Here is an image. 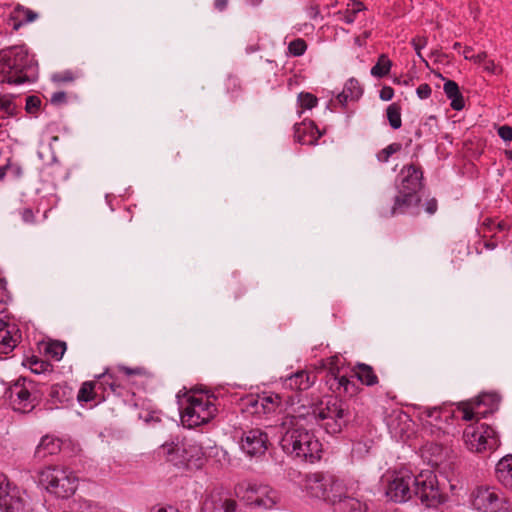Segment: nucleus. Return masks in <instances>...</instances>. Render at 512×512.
<instances>
[{"label": "nucleus", "mask_w": 512, "mask_h": 512, "mask_svg": "<svg viewBox=\"0 0 512 512\" xmlns=\"http://www.w3.org/2000/svg\"><path fill=\"white\" fill-rule=\"evenodd\" d=\"M509 226L504 221H495L493 219H485L482 228L481 233L484 238H503L499 237L498 233H504L508 231Z\"/></svg>", "instance_id": "393cba45"}, {"label": "nucleus", "mask_w": 512, "mask_h": 512, "mask_svg": "<svg viewBox=\"0 0 512 512\" xmlns=\"http://www.w3.org/2000/svg\"><path fill=\"white\" fill-rule=\"evenodd\" d=\"M307 50V43L302 38H296L288 44V54L293 57L302 56Z\"/></svg>", "instance_id": "c9c22d12"}, {"label": "nucleus", "mask_w": 512, "mask_h": 512, "mask_svg": "<svg viewBox=\"0 0 512 512\" xmlns=\"http://www.w3.org/2000/svg\"><path fill=\"white\" fill-rule=\"evenodd\" d=\"M394 96V90L390 86H384L379 93V97L383 101H389Z\"/></svg>", "instance_id": "de8ad7c7"}, {"label": "nucleus", "mask_w": 512, "mask_h": 512, "mask_svg": "<svg viewBox=\"0 0 512 512\" xmlns=\"http://www.w3.org/2000/svg\"><path fill=\"white\" fill-rule=\"evenodd\" d=\"M0 66L8 69L10 73L3 79L8 84L32 83L38 77V64L24 45L0 50Z\"/></svg>", "instance_id": "f03ea898"}, {"label": "nucleus", "mask_w": 512, "mask_h": 512, "mask_svg": "<svg viewBox=\"0 0 512 512\" xmlns=\"http://www.w3.org/2000/svg\"><path fill=\"white\" fill-rule=\"evenodd\" d=\"M74 79H75L74 74L71 71H69V70H66V71H63V72L54 73L51 76V80L54 83H57V84L69 83V82L74 81Z\"/></svg>", "instance_id": "ea45409f"}, {"label": "nucleus", "mask_w": 512, "mask_h": 512, "mask_svg": "<svg viewBox=\"0 0 512 512\" xmlns=\"http://www.w3.org/2000/svg\"><path fill=\"white\" fill-rule=\"evenodd\" d=\"M95 383L92 381L84 382L77 394V400L79 402H89L95 399Z\"/></svg>", "instance_id": "473e14b6"}, {"label": "nucleus", "mask_w": 512, "mask_h": 512, "mask_svg": "<svg viewBox=\"0 0 512 512\" xmlns=\"http://www.w3.org/2000/svg\"><path fill=\"white\" fill-rule=\"evenodd\" d=\"M338 380V387H342L345 392H349L350 380L346 376L335 377Z\"/></svg>", "instance_id": "6e6d98bb"}, {"label": "nucleus", "mask_w": 512, "mask_h": 512, "mask_svg": "<svg viewBox=\"0 0 512 512\" xmlns=\"http://www.w3.org/2000/svg\"><path fill=\"white\" fill-rule=\"evenodd\" d=\"M471 507L477 512H511V505L495 487L478 486L470 494Z\"/></svg>", "instance_id": "9d476101"}, {"label": "nucleus", "mask_w": 512, "mask_h": 512, "mask_svg": "<svg viewBox=\"0 0 512 512\" xmlns=\"http://www.w3.org/2000/svg\"><path fill=\"white\" fill-rule=\"evenodd\" d=\"M7 168H8V165L0 167V181H2L5 178Z\"/></svg>", "instance_id": "774afa93"}, {"label": "nucleus", "mask_w": 512, "mask_h": 512, "mask_svg": "<svg viewBox=\"0 0 512 512\" xmlns=\"http://www.w3.org/2000/svg\"><path fill=\"white\" fill-rule=\"evenodd\" d=\"M386 115L390 126L397 130L402 125L401 108L398 104L392 103L386 109Z\"/></svg>", "instance_id": "2f4dec72"}, {"label": "nucleus", "mask_w": 512, "mask_h": 512, "mask_svg": "<svg viewBox=\"0 0 512 512\" xmlns=\"http://www.w3.org/2000/svg\"><path fill=\"white\" fill-rule=\"evenodd\" d=\"M66 101H67V96H66V93L63 91L54 92L50 96V102L53 105H61V104L66 103Z\"/></svg>", "instance_id": "a18cd8bd"}, {"label": "nucleus", "mask_w": 512, "mask_h": 512, "mask_svg": "<svg viewBox=\"0 0 512 512\" xmlns=\"http://www.w3.org/2000/svg\"><path fill=\"white\" fill-rule=\"evenodd\" d=\"M236 502L233 500H226L224 502V511L225 512H235L236 510Z\"/></svg>", "instance_id": "680f3d73"}, {"label": "nucleus", "mask_w": 512, "mask_h": 512, "mask_svg": "<svg viewBox=\"0 0 512 512\" xmlns=\"http://www.w3.org/2000/svg\"><path fill=\"white\" fill-rule=\"evenodd\" d=\"M60 447L61 443L59 439L47 435L42 437L39 445L37 446L36 455L38 457L53 455L60 450Z\"/></svg>", "instance_id": "a878e982"}, {"label": "nucleus", "mask_w": 512, "mask_h": 512, "mask_svg": "<svg viewBox=\"0 0 512 512\" xmlns=\"http://www.w3.org/2000/svg\"><path fill=\"white\" fill-rule=\"evenodd\" d=\"M422 415L426 418H432L438 420L440 418V409L437 407L425 408Z\"/></svg>", "instance_id": "09e8293b"}, {"label": "nucleus", "mask_w": 512, "mask_h": 512, "mask_svg": "<svg viewBox=\"0 0 512 512\" xmlns=\"http://www.w3.org/2000/svg\"><path fill=\"white\" fill-rule=\"evenodd\" d=\"M480 407H477L476 401H474L471 405L465 404L463 408V419L466 421H471L475 418L485 417L486 411H480Z\"/></svg>", "instance_id": "e433bc0d"}, {"label": "nucleus", "mask_w": 512, "mask_h": 512, "mask_svg": "<svg viewBox=\"0 0 512 512\" xmlns=\"http://www.w3.org/2000/svg\"><path fill=\"white\" fill-rule=\"evenodd\" d=\"M228 6V0H214V7L218 11H224Z\"/></svg>", "instance_id": "e2e57ef3"}, {"label": "nucleus", "mask_w": 512, "mask_h": 512, "mask_svg": "<svg viewBox=\"0 0 512 512\" xmlns=\"http://www.w3.org/2000/svg\"><path fill=\"white\" fill-rule=\"evenodd\" d=\"M349 421L350 413L343 401L337 398H329L325 403H321L318 410L317 424L326 433L331 435L340 433Z\"/></svg>", "instance_id": "6e6552de"}, {"label": "nucleus", "mask_w": 512, "mask_h": 512, "mask_svg": "<svg viewBox=\"0 0 512 512\" xmlns=\"http://www.w3.org/2000/svg\"><path fill=\"white\" fill-rule=\"evenodd\" d=\"M436 210H437V202H436V200L433 199L427 203L426 211L429 214H433V213H435Z\"/></svg>", "instance_id": "0e129e2a"}, {"label": "nucleus", "mask_w": 512, "mask_h": 512, "mask_svg": "<svg viewBox=\"0 0 512 512\" xmlns=\"http://www.w3.org/2000/svg\"><path fill=\"white\" fill-rule=\"evenodd\" d=\"M498 241H502L501 238H490L489 240L484 242V247L488 250H494L497 245Z\"/></svg>", "instance_id": "13d9d810"}, {"label": "nucleus", "mask_w": 512, "mask_h": 512, "mask_svg": "<svg viewBox=\"0 0 512 512\" xmlns=\"http://www.w3.org/2000/svg\"><path fill=\"white\" fill-rule=\"evenodd\" d=\"M50 397L54 404H65L73 399L72 389L67 385L55 384L51 387Z\"/></svg>", "instance_id": "cd10ccee"}, {"label": "nucleus", "mask_w": 512, "mask_h": 512, "mask_svg": "<svg viewBox=\"0 0 512 512\" xmlns=\"http://www.w3.org/2000/svg\"><path fill=\"white\" fill-rule=\"evenodd\" d=\"M427 45V39L424 37H417L412 40V46L416 51L417 56L426 63V60L421 54V50Z\"/></svg>", "instance_id": "79ce46f5"}, {"label": "nucleus", "mask_w": 512, "mask_h": 512, "mask_svg": "<svg viewBox=\"0 0 512 512\" xmlns=\"http://www.w3.org/2000/svg\"><path fill=\"white\" fill-rule=\"evenodd\" d=\"M21 218L25 223H33L34 222V213L30 208H25L21 211Z\"/></svg>", "instance_id": "3c124183"}, {"label": "nucleus", "mask_w": 512, "mask_h": 512, "mask_svg": "<svg viewBox=\"0 0 512 512\" xmlns=\"http://www.w3.org/2000/svg\"><path fill=\"white\" fill-rule=\"evenodd\" d=\"M416 93L420 99H427L431 96L432 90L427 83H423L418 86Z\"/></svg>", "instance_id": "49530a36"}, {"label": "nucleus", "mask_w": 512, "mask_h": 512, "mask_svg": "<svg viewBox=\"0 0 512 512\" xmlns=\"http://www.w3.org/2000/svg\"><path fill=\"white\" fill-rule=\"evenodd\" d=\"M356 14L352 10H346L343 16V21L347 24H352L355 21Z\"/></svg>", "instance_id": "bf43d9fd"}, {"label": "nucleus", "mask_w": 512, "mask_h": 512, "mask_svg": "<svg viewBox=\"0 0 512 512\" xmlns=\"http://www.w3.org/2000/svg\"><path fill=\"white\" fill-rule=\"evenodd\" d=\"M41 105V100L37 96H28L26 98V111L29 113H33L39 109Z\"/></svg>", "instance_id": "37998d69"}, {"label": "nucleus", "mask_w": 512, "mask_h": 512, "mask_svg": "<svg viewBox=\"0 0 512 512\" xmlns=\"http://www.w3.org/2000/svg\"><path fill=\"white\" fill-rule=\"evenodd\" d=\"M463 53H464L465 59L472 60L478 64H481L487 58L486 52H480L478 54H473L471 48H466Z\"/></svg>", "instance_id": "a19ab883"}, {"label": "nucleus", "mask_w": 512, "mask_h": 512, "mask_svg": "<svg viewBox=\"0 0 512 512\" xmlns=\"http://www.w3.org/2000/svg\"><path fill=\"white\" fill-rule=\"evenodd\" d=\"M413 495L426 508H435L444 502V495L439 490L437 478L430 471H422L415 476Z\"/></svg>", "instance_id": "f8f14e48"}, {"label": "nucleus", "mask_w": 512, "mask_h": 512, "mask_svg": "<svg viewBox=\"0 0 512 512\" xmlns=\"http://www.w3.org/2000/svg\"><path fill=\"white\" fill-rule=\"evenodd\" d=\"M283 429L285 432L280 439V446L287 455L311 464L321 459L322 444L304 425L293 424Z\"/></svg>", "instance_id": "f257e3e1"}, {"label": "nucleus", "mask_w": 512, "mask_h": 512, "mask_svg": "<svg viewBox=\"0 0 512 512\" xmlns=\"http://www.w3.org/2000/svg\"><path fill=\"white\" fill-rule=\"evenodd\" d=\"M301 488L310 498L323 500L331 505L345 494L343 481L329 472L305 474L301 481Z\"/></svg>", "instance_id": "39448f33"}, {"label": "nucleus", "mask_w": 512, "mask_h": 512, "mask_svg": "<svg viewBox=\"0 0 512 512\" xmlns=\"http://www.w3.org/2000/svg\"><path fill=\"white\" fill-rule=\"evenodd\" d=\"M15 326L7 329L4 334H0V353L8 354L17 346L20 335Z\"/></svg>", "instance_id": "bb28decb"}, {"label": "nucleus", "mask_w": 512, "mask_h": 512, "mask_svg": "<svg viewBox=\"0 0 512 512\" xmlns=\"http://www.w3.org/2000/svg\"><path fill=\"white\" fill-rule=\"evenodd\" d=\"M463 438L467 448L475 452L492 451L499 446L496 431L486 424L467 427L464 431Z\"/></svg>", "instance_id": "ddd939ff"}, {"label": "nucleus", "mask_w": 512, "mask_h": 512, "mask_svg": "<svg viewBox=\"0 0 512 512\" xmlns=\"http://www.w3.org/2000/svg\"><path fill=\"white\" fill-rule=\"evenodd\" d=\"M364 9H365V6L362 2H356V3H354L353 8L351 10L353 12H355V14H357Z\"/></svg>", "instance_id": "69168bd1"}, {"label": "nucleus", "mask_w": 512, "mask_h": 512, "mask_svg": "<svg viewBox=\"0 0 512 512\" xmlns=\"http://www.w3.org/2000/svg\"><path fill=\"white\" fill-rule=\"evenodd\" d=\"M307 14L310 18L312 19H315L318 17V15L320 14V9H319V6L315 3H311L308 7H307Z\"/></svg>", "instance_id": "5fc2aeb1"}, {"label": "nucleus", "mask_w": 512, "mask_h": 512, "mask_svg": "<svg viewBox=\"0 0 512 512\" xmlns=\"http://www.w3.org/2000/svg\"><path fill=\"white\" fill-rule=\"evenodd\" d=\"M40 482L46 490L59 498H68L77 489V477L61 466L46 467L40 472Z\"/></svg>", "instance_id": "0eeeda50"}, {"label": "nucleus", "mask_w": 512, "mask_h": 512, "mask_svg": "<svg viewBox=\"0 0 512 512\" xmlns=\"http://www.w3.org/2000/svg\"><path fill=\"white\" fill-rule=\"evenodd\" d=\"M268 434L260 428L244 430L239 440L241 451L250 458H260L268 450Z\"/></svg>", "instance_id": "2eb2a0df"}, {"label": "nucleus", "mask_w": 512, "mask_h": 512, "mask_svg": "<svg viewBox=\"0 0 512 512\" xmlns=\"http://www.w3.org/2000/svg\"><path fill=\"white\" fill-rule=\"evenodd\" d=\"M495 473L499 483L512 490V455H507L498 461Z\"/></svg>", "instance_id": "412c9836"}, {"label": "nucleus", "mask_w": 512, "mask_h": 512, "mask_svg": "<svg viewBox=\"0 0 512 512\" xmlns=\"http://www.w3.org/2000/svg\"><path fill=\"white\" fill-rule=\"evenodd\" d=\"M245 2L249 6L257 7L263 2V0H245Z\"/></svg>", "instance_id": "338daca9"}, {"label": "nucleus", "mask_w": 512, "mask_h": 512, "mask_svg": "<svg viewBox=\"0 0 512 512\" xmlns=\"http://www.w3.org/2000/svg\"><path fill=\"white\" fill-rule=\"evenodd\" d=\"M280 404L279 395H250L243 400L245 409L255 415L270 414Z\"/></svg>", "instance_id": "f3484780"}, {"label": "nucleus", "mask_w": 512, "mask_h": 512, "mask_svg": "<svg viewBox=\"0 0 512 512\" xmlns=\"http://www.w3.org/2000/svg\"><path fill=\"white\" fill-rule=\"evenodd\" d=\"M315 380V376L305 370L297 371L283 379V387L289 390L305 391L309 389Z\"/></svg>", "instance_id": "6ab92c4d"}, {"label": "nucleus", "mask_w": 512, "mask_h": 512, "mask_svg": "<svg viewBox=\"0 0 512 512\" xmlns=\"http://www.w3.org/2000/svg\"><path fill=\"white\" fill-rule=\"evenodd\" d=\"M11 107V101L5 96H0V110L8 112Z\"/></svg>", "instance_id": "052dcab7"}, {"label": "nucleus", "mask_w": 512, "mask_h": 512, "mask_svg": "<svg viewBox=\"0 0 512 512\" xmlns=\"http://www.w3.org/2000/svg\"><path fill=\"white\" fill-rule=\"evenodd\" d=\"M443 90L447 98L451 101L450 105L454 110L460 111L464 108V98L459 90L458 84L455 81L446 80L443 86Z\"/></svg>", "instance_id": "b1692460"}, {"label": "nucleus", "mask_w": 512, "mask_h": 512, "mask_svg": "<svg viewBox=\"0 0 512 512\" xmlns=\"http://www.w3.org/2000/svg\"><path fill=\"white\" fill-rule=\"evenodd\" d=\"M12 409L19 413H30L39 404L42 392L32 380L18 378L5 392Z\"/></svg>", "instance_id": "423d86ee"}, {"label": "nucleus", "mask_w": 512, "mask_h": 512, "mask_svg": "<svg viewBox=\"0 0 512 512\" xmlns=\"http://www.w3.org/2000/svg\"><path fill=\"white\" fill-rule=\"evenodd\" d=\"M475 401L477 407H480L481 405L487 406V409L485 410L487 414L488 412H493L497 409L500 397L495 393H483L479 395Z\"/></svg>", "instance_id": "7c9ffc66"}, {"label": "nucleus", "mask_w": 512, "mask_h": 512, "mask_svg": "<svg viewBox=\"0 0 512 512\" xmlns=\"http://www.w3.org/2000/svg\"><path fill=\"white\" fill-rule=\"evenodd\" d=\"M355 375L359 381L367 386L375 385L378 382V377L374 373L373 368L364 363H358L356 365Z\"/></svg>", "instance_id": "c85d7f7f"}, {"label": "nucleus", "mask_w": 512, "mask_h": 512, "mask_svg": "<svg viewBox=\"0 0 512 512\" xmlns=\"http://www.w3.org/2000/svg\"><path fill=\"white\" fill-rule=\"evenodd\" d=\"M236 495L246 504L264 509H272L280 501L278 492L268 485L240 484L236 488Z\"/></svg>", "instance_id": "9b49d317"}, {"label": "nucleus", "mask_w": 512, "mask_h": 512, "mask_svg": "<svg viewBox=\"0 0 512 512\" xmlns=\"http://www.w3.org/2000/svg\"><path fill=\"white\" fill-rule=\"evenodd\" d=\"M498 135L506 142L512 141V127L508 125L500 126L498 128Z\"/></svg>", "instance_id": "c03bdc74"}, {"label": "nucleus", "mask_w": 512, "mask_h": 512, "mask_svg": "<svg viewBox=\"0 0 512 512\" xmlns=\"http://www.w3.org/2000/svg\"><path fill=\"white\" fill-rule=\"evenodd\" d=\"M159 454L166 462L183 471L199 470L205 463L202 445L191 439L166 442L159 447Z\"/></svg>", "instance_id": "7ed1b4c3"}, {"label": "nucleus", "mask_w": 512, "mask_h": 512, "mask_svg": "<svg viewBox=\"0 0 512 512\" xmlns=\"http://www.w3.org/2000/svg\"><path fill=\"white\" fill-rule=\"evenodd\" d=\"M38 17L37 13L22 6L15 7L7 18V25L17 31L25 24L31 23Z\"/></svg>", "instance_id": "aec40b11"}, {"label": "nucleus", "mask_w": 512, "mask_h": 512, "mask_svg": "<svg viewBox=\"0 0 512 512\" xmlns=\"http://www.w3.org/2000/svg\"><path fill=\"white\" fill-rule=\"evenodd\" d=\"M414 482V475L408 471H399L388 481L385 495L395 503L407 502L413 496Z\"/></svg>", "instance_id": "4468645a"}, {"label": "nucleus", "mask_w": 512, "mask_h": 512, "mask_svg": "<svg viewBox=\"0 0 512 512\" xmlns=\"http://www.w3.org/2000/svg\"><path fill=\"white\" fill-rule=\"evenodd\" d=\"M392 62L386 54H381L377 63L371 68V75L377 78L385 77L389 74Z\"/></svg>", "instance_id": "c756f323"}, {"label": "nucleus", "mask_w": 512, "mask_h": 512, "mask_svg": "<svg viewBox=\"0 0 512 512\" xmlns=\"http://www.w3.org/2000/svg\"><path fill=\"white\" fill-rule=\"evenodd\" d=\"M120 370L127 376L131 375H142L144 373V369L140 367L129 368V367H120Z\"/></svg>", "instance_id": "603ef678"}, {"label": "nucleus", "mask_w": 512, "mask_h": 512, "mask_svg": "<svg viewBox=\"0 0 512 512\" xmlns=\"http://www.w3.org/2000/svg\"><path fill=\"white\" fill-rule=\"evenodd\" d=\"M336 512H367L366 504L360 502L356 498L349 497L347 490L343 497H339V500L332 504Z\"/></svg>", "instance_id": "5701e85b"}, {"label": "nucleus", "mask_w": 512, "mask_h": 512, "mask_svg": "<svg viewBox=\"0 0 512 512\" xmlns=\"http://www.w3.org/2000/svg\"><path fill=\"white\" fill-rule=\"evenodd\" d=\"M370 35H371V32H370V31H365V32L363 33V37H361V36H357V37H355V39H354V43H355L357 46L362 47V46H364V45H365V41H366V39H367V38H369V37H370Z\"/></svg>", "instance_id": "4d7b16f0"}, {"label": "nucleus", "mask_w": 512, "mask_h": 512, "mask_svg": "<svg viewBox=\"0 0 512 512\" xmlns=\"http://www.w3.org/2000/svg\"><path fill=\"white\" fill-rule=\"evenodd\" d=\"M66 350V345L63 342H55L48 346L47 351L53 358L60 360Z\"/></svg>", "instance_id": "58836bf2"}, {"label": "nucleus", "mask_w": 512, "mask_h": 512, "mask_svg": "<svg viewBox=\"0 0 512 512\" xmlns=\"http://www.w3.org/2000/svg\"><path fill=\"white\" fill-rule=\"evenodd\" d=\"M318 99L311 93H300L298 95V103L304 109H312L317 105Z\"/></svg>", "instance_id": "4c0bfd02"}, {"label": "nucleus", "mask_w": 512, "mask_h": 512, "mask_svg": "<svg viewBox=\"0 0 512 512\" xmlns=\"http://www.w3.org/2000/svg\"><path fill=\"white\" fill-rule=\"evenodd\" d=\"M395 422H398L399 424H403V425H405L406 427H409L411 420H410L409 416H408L406 413H403V412H399L397 415H395V416H391V417H390V421H389V423H388V426H389V428H390L391 432H393L394 430H396V428H395V426H394V425H395ZM404 431H405V428H404V427L400 428V431H399V432H398V431H395V432H394V433H395V436L399 435L400 437H402V433H403Z\"/></svg>", "instance_id": "72a5a7b5"}, {"label": "nucleus", "mask_w": 512, "mask_h": 512, "mask_svg": "<svg viewBox=\"0 0 512 512\" xmlns=\"http://www.w3.org/2000/svg\"><path fill=\"white\" fill-rule=\"evenodd\" d=\"M481 64L484 65V69L485 71L489 72V73H492V74H498L500 73V69L498 68V66L494 63V61L492 60H486L484 62H482Z\"/></svg>", "instance_id": "8fccbe9b"}, {"label": "nucleus", "mask_w": 512, "mask_h": 512, "mask_svg": "<svg viewBox=\"0 0 512 512\" xmlns=\"http://www.w3.org/2000/svg\"><path fill=\"white\" fill-rule=\"evenodd\" d=\"M216 413V405L209 397L191 396L187 406L180 412L181 422L185 427L194 428L208 423Z\"/></svg>", "instance_id": "1a4fd4ad"}, {"label": "nucleus", "mask_w": 512, "mask_h": 512, "mask_svg": "<svg viewBox=\"0 0 512 512\" xmlns=\"http://www.w3.org/2000/svg\"><path fill=\"white\" fill-rule=\"evenodd\" d=\"M28 362L30 363V368L35 373H40V369H42L43 362L38 360L36 357H32L28 359Z\"/></svg>", "instance_id": "864d4df0"}, {"label": "nucleus", "mask_w": 512, "mask_h": 512, "mask_svg": "<svg viewBox=\"0 0 512 512\" xmlns=\"http://www.w3.org/2000/svg\"><path fill=\"white\" fill-rule=\"evenodd\" d=\"M319 409L320 407L301 404L293 409V413L291 415L286 417L282 426H293V424L303 425L302 421H305L306 423L315 421L317 423Z\"/></svg>", "instance_id": "a211bd4d"}, {"label": "nucleus", "mask_w": 512, "mask_h": 512, "mask_svg": "<svg viewBox=\"0 0 512 512\" xmlns=\"http://www.w3.org/2000/svg\"><path fill=\"white\" fill-rule=\"evenodd\" d=\"M400 183L397 185L398 194L390 210V216L404 214L412 207L418 206L422 187V171L414 165L404 166L399 174Z\"/></svg>", "instance_id": "20e7f679"}, {"label": "nucleus", "mask_w": 512, "mask_h": 512, "mask_svg": "<svg viewBox=\"0 0 512 512\" xmlns=\"http://www.w3.org/2000/svg\"><path fill=\"white\" fill-rule=\"evenodd\" d=\"M401 149H402L401 143H397V142L392 143L377 153V155H376L377 160L381 163H387L389 161L390 157L393 154L399 152Z\"/></svg>", "instance_id": "f704fd0d"}, {"label": "nucleus", "mask_w": 512, "mask_h": 512, "mask_svg": "<svg viewBox=\"0 0 512 512\" xmlns=\"http://www.w3.org/2000/svg\"><path fill=\"white\" fill-rule=\"evenodd\" d=\"M362 94L363 88L359 81L355 78H350L345 83L342 92L337 95V100L344 106L348 101L358 100Z\"/></svg>", "instance_id": "4be33fe9"}, {"label": "nucleus", "mask_w": 512, "mask_h": 512, "mask_svg": "<svg viewBox=\"0 0 512 512\" xmlns=\"http://www.w3.org/2000/svg\"><path fill=\"white\" fill-rule=\"evenodd\" d=\"M0 509L3 512H30L26 498L16 487H11L7 477L0 473Z\"/></svg>", "instance_id": "dca6fc26"}]
</instances>
